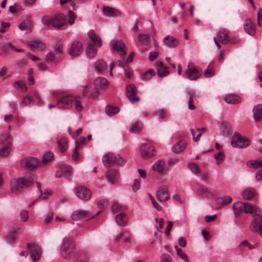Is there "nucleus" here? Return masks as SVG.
Segmentation results:
<instances>
[{"label":"nucleus","instance_id":"1a4fd4ad","mask_svg":"<svg viewBox=\"0 0 262 262\" xmlns=\"http://www.w3.org/2000/svg\"><path fill=\"white\" fill-rule=\"evenodd\" d=\"M250 229L254 233H258L262 236V214L253 217V219L250 224Z\"/></svg>","mask_w":262,"mask_h":262},{"label":"nucleus","instance_id":"7ed1b4c3","mask_svg":"<svg viewBox=\"0 0 262 262\" xmlns=\"http://www.w3.org/2000/svg\"><path fill=\"white\" fill-rule=\"evenodd\" d=\"M44 25L52 26L55 29L60 30L66 24V17L62 14H56L51 17L43 16L42 19Z\"/></svg>","mask_w":262,"mask_h":262},{"label":"nucleus","instance_id":"603ef678","mask_svg":"<svg viewBox=\"0 0 262 262\" xmlns=\"http://www.w3.org/2000/svg\"><path fill=\"white\" fill-rule=\"evenodd\" d=\"M188 168L192 173L196 175H199L201 173V169L198 165H188Z\"/></svg>","mask_w":262,"mask_h":262},{"label":"nucleus","instance_id":"a19ab883","mask_svg":"<svg viewBox=\"0 0 262 262\" xmlns=\"http://www.w3.org/2000/svg\"><path fill=\"white\" fill-rule=\"evenodd\" d=\"M12 140V138L10 134L7 133L4 135H2L0 137V141L2 144L9 145L10 144Z\"/></svg>","mask_w":262,"mask_h":262},{"label":"nucleus","instance_id":"8fccbe9b","mask_svg":"<svg viewBox=\"0 0 262 262\" xmlns=\"http://www.w3.org/2000/svg\"><path fill=\"white\" fill-rule=\"evenodd\" d=\"M187 95L188 96V108L190 110H193L195 108V106L193 104V93L192 91H189L187 93Z\"/></svg>","mask_w":262,"mask_h":262},{"label":"nucleus","instance_id":"e2e57ef3","mask_svg":"<svg viewBox=\"0 0 262 262\" xmlns=\"http://www.w3.org/2000/svg\"><path fill=\"white\" fill-rule=\"evenodd\" d=\"M140 187V181L139 179H135L134 183L133 185V190L134 192L138 190Z\"/></svg>","mask_w":262,"mask_h":262},{"label":"nucleus","instance_id":"680f3d73","mask_svg":"<svg viewBox=\"0 0 262 262\" xmlns=\"http://www.w3.org/2000/svg\"><path fill=\"white\" fill-rule=\"evenodd\" d=\"M165 69H158L157 70L158 75L160 77H163L168 74V72L165 71Z\"/></svg>","mask_w":262,"mask_h":262},{"label":"nucleus","instance_id":"b1692460","mask_svg":"<svg viewBox=\"0 0 262 262\" xmlns=\"http://www.w3.org/2000/svg\"><path fill=\"white\" fill-rule=\"evenodd\" d=\"M89 258L86 253L83 251H79L75 255L73 262H89Z\"/></svg>","mask_w":262,"mask_h":262},{"label":"nucleus","instance_id":"e433bc0d","mask_svg":"<svg viewBox=\"0 0 262 262\" xmlns=\"http://www.w3.org/2000/svg\"><path fill=\"white\" fill-rule=\"evenodd\" d=\"M95 68L98 72H101L107 68V64L102 59L98 60L95 64Z\"/></svg>","mask_w":262,"mask_h":262},{"label":"nucleus","instance_id":"774afa93","mask_svg":"<svg viewBox=\"0 0 262 262\" xmlns=\"http://www.w3.org/2000/svg\"><path fill=\"white\" fill-rule=\"evenodd\" d=\"M162 262H171V257L168 255V254H162L161 256Z\"/></svg>","mask_w":262,"mask_h":262},{"label":"nucleus","instance_id":"2eb2a0df","mask_svg":"<svg viewBox=\"0 0 262 262\" xmlns=\"http://www.w3.org/2000/svg\"><path fill=\"white\" fill-rule=\"evenodd\" d=\"M101 212V211L99 210L97 212L96 214L95 215L93 216H90L89 215V212L88 211L86 210H76L73 212V213L71 215V218L73 220L77 221L79 220L84 218H87V221H89L90 219H93L96 216L98 215Z\"/></svg>","mask_w":262,"mask_h":262},{"label":"nucleus","instance_id":"a18cd8bd","mask_svg":"<svg viewBox=\"0 0 262 262\" xmlns=\"http://www.w3.org/2000/svg\"><path fill=\"white\" fill-rule=\"evenodd\" d=\"M155 75V73L152 69H148L145 73L142 74L141 78L143 80H148Z\"/></svg>","mask_w":262,"mask_h":262},{"label":"nucleus","instance_id":"f3484780","mask_svg":"<svg viewBox=\"0 0 262 262\" xmlns=\"http://www.w3.org/2000/svg\"><path fill=\"white\" fill-rule=\"evenodd\" d=\"M83 48L81 43L78 41H75L71 45L69 50V54L73 57L79 56L82 52Z\"/></svg>","mask_w":262,"mask_h":262},{"label":"nucleus","instance_id":"4468645a","mask_svg":"<svg viewBox=\"0 0 262 262\" xmlns=\"http://www.w3.org/2000/svg\"><path fill=\"white\" fill-rule=\"evenodd\" d=\"M111 45L112 49L114 51L118 52L122 58H124V57L127 53L126 46L124 42L121 40H113L111 41Z\"/></svg>","mask_w":262,"mask_h":262},{"label":"nucleus","instance_id":"37998d69","mask_svg":"<svg viewBox=\"0 0 262 262\" xmlns=\"http://www.w3.org/2000/svg\"><path fill=\"white\" fill-rule=\"evenodd\" d=\"M125 209L126 207L120 205L117 203H114L112 205V211L113 213H120Z\"/></svg>","mask_w":262,"mask_h":262},{"label":"nucleus","instance_id":"c9c22d12","mask_svg":"<svg viewBox=\"0 0 262 262\" xmlns=\"http://www.w3.org/2000/svg\"><path fill=\"white\" fill-rule=\"evenodd\" d=\"M106 177L108 181L113 184L114 180L118 177V173L116 169L110 168L107 172Z\"/></svg>","mask_w":262,"mask_h":262},{"label":"nucleus","instance_id":"f704fd0d","mask_svg":"<svg viewBox=\"0 0 262 262\" xmlns=\"http://www.w3.org/2000/svg\"><path fill=\"white\" fill-rule=\"evenodd\" d=\"M97 48L93 43H89L86 50L87 56L90 58H93L97 54Z\"/></svg>","mask_w":262,"mask_h":262},{"label":"nucleus","instance_id":"c03bdc74","mask_svg":"<svg viewBox=\"0 0 262 262\" xmlns=\"http://www.w3.org/2000/svg\"><path fill=\"white\" fill-rule=\"evenodd\" d=\"M232 201V198L230 196H226L219 198L216 200L217 204L221 205H225L230 203Z\"/></svg>","mask_w":262,"mask_h":262},{"label":"nucleus","instance_id":"ddd939ff","mask_svg":"<svg viewBox=\"0 0 262 262\" xmlns=\"http://www.w3.org/2000/svg\"><path fill=\"white\" fill-rule=\"evenodd\" d=\"M137 92V88L133 84H129L126 86V96L132 103L139 101L140 100L139 97L136 96Z\"/></svg>","mask_w":262,"mask_h":262},{"label":"nucleus","instance_id":"412c9836","mask_svg":"<svg viewBox=\"0 0 262 262\" xmlns=\"http://www.w3.org/2000/svg\"><path fill=\"white\" fill-rule=\"evenodd\" d=\"M89 36L91 42L90 43H93L94 47L97 48H99L101 46L102 41L98 35L95 34L93 32H91L89 33Z\"/></svg>","mask_w":262,"mask_h":262},{"label":"nucleus","instance_id":"58836bf2","mask_svg":"<svg viewBox=\"0 0 262 262\" xmlns=\"http://www.w3.org/2000/svg\"><path fill=\"white\" fill-rule=\"evenodd\" d=\"M21 164H39V160L33 157H25L21 159Z\"/></svg>","mask_w":262,"mask_h":262},{"label":"nucleus","instance_id":"864d4df0","mask_svg":"<svg viewBox=\"0 0 262 262\" xmlns=\"http://www.w3.org/2000/svg\"><path fill=\"white\" fill-rule=\"evenodd\" d=\"M54 157V154L53 152L51 151H48L46 152L43 156V163L50 162L52 161V159Z\"/></svg>","mask_w":262,"mask_h":262},{"label":"nucleus","instance_id":"39448f33","mask_svg":"<svg viewBox=\"0 0 262 262\" xmlns=\"http://www.w3.org/2000/svg\"><path fill=\"white\" fill-rule=\"evenodd\" d=\"M139 152L143 159H148L156 155V149L152 145L144 143L140 145Z\"/></svg>","mask_w":262,"mask_h":262},{"label":"nucleus","instance_id":"a211bd4d","mask_svg":"<svg viewBox=\"0 0 262 262\" xmlns=\"http://www.w3.org/2000/svg\"><path fill=\"white\" fill-rule=\"evenodd\" d=\"M156 196L160 202L166 201L169 197L167 188L164 186L160 187L157 191Z\"/></svg>","mask_w":262,"mask_h":262},{"label":"nucleus","instance_id":"6e6d98bb","mask_svg":"<svg viewBox=\"0 0 262 262\" xmlns=\"http://www.w3.org/2000/svg\"><path fill=\"white\" fill-rule=\"evenodd\" d=\"M73 104H74L75 109L77 111H81L83 109V106L81 104V102L75 98H74Z\"/></svg>","mask_w":262,"mask_h":262},{"label":"nucleus","instance_id":"69168bd1","mask_svg":"<svg viewBox=\"0 0 262 262\" xmlns=\"http://www.w3.org/2000/svg\"><path fill=\"white\" fill-rule=\"evenodd\" d=\"M177 254L182 259L184 260L185 261H187L188 257L184 253L182 252V249L179 250V251H178Z\"/></svg>","mask_w":262,"mask_h":262},{"label":"nucleus","instance_id":"13d9d810","mask_svg":"<svg viewBox=\"0 0 262 262\" xmlns=\"http://www.w3.org/2000/svg\"><path fill=\"white\" fill-rule=\"evenodd\" d=\"M85 142V138L83 137H80L78 141H75V147L78 148L81 147Z\"/></svg>","mask_w":262,"mask_h":262},{"label":"nucleus","instance_id":"6e6552de","mask_svg":"<svg viewBox=\"0 0 262 262\" xmlns=\"http://www.w3.org/2000/svg\"><path fill=\"white\" fill-rule=\"evenodd\" d=\"M202 70L190 63L187 66L185 72L186 77L190 80H195L201 76Z\"/></svg>","mask_w":262,"mask_h":262},{"label":"nucleus","instance_id":"dca6fc26","mask_svg":"<svg viewBox=\"0 0 262 262\" xmlns=\"http://www.w3.org/2000/svg\"><path fill=\"white\" fill-rule=\"evenodd\" d=\"M74 97L72 96H66L58 99L57 105L58 107L63 109L70 108L73 104Z\"/></svg>","mask_w":262,"mask_h":262},{"label":"nucleus","instance_id":"20e7f679","mask_svg":"<svg viewBox=\"0 0 262 262\" xmlns=\"http://www.w3.org/2000/svg\"><path fill=\"white\" fill-rule=\"evenodd\" d=\"M74 243L73 241L68 237H65L62 240L60 248L61 256L64 258L69 259L73 256V249Z\"/></svg>","mask_w":262,"mask_h":262},{"label":"nucleus","instance_id":"473e14b6","mask_svg":"<svg viewBox=\"0 0 262 262\" xmlns=\"http://www.w3.org/2000/svg\"><path fill=\"white\" fill-rule=\"evenodd\" d=\"M186 142L184 140H181L176 143L172 148V150L174 152H179L183 151L186 146Z\"/></svg>","mask_w":262,"mask_h":262},{"label":"nucleus","instance_id":"4be33fe9","mask_svg":"<svg viewBox=\"0 0 262 262\" xmlns=\"http://www.w3.org/2000/svg\"><path fill=\"white\" fill-rule=\"evenodd\" d=\"M253 118L256 122L262 120V104L256 105L253 108Z\"/></svg>","mask_w":262,"mask_h":262},{"label":"nucleus","instance_id":"c756f323","mask_svg":"<svg viewBox=\"0 0 262 262\" xmlns=\"http://www.w3.org/2000/svg\"><path fill=\"white\" fill-rule=\"evenodd\" d=\"M165 45L169 48L176 47L179 44V41L177 39L169 35L166 36L163 40Z\"/></svg>","mask_w":262,"mask_h":262},{"label":"nucleus","instance_id":"ea45409f","mask_svg":"<svg viewBox=\"0 0 262 262\" xmlns=\"http://www.w3.org/2000/svg\"><path fill=\"white\" fill-rule=\"evenodd\" d=\"M142 127V124L140 122L136 121L133 123L130 128V132L132 133H138L141 130Z\"/></svg>","mask_w":262,"mask_h":262},{"label":"nucleus","instance_id":"f8f14e48","mask_svg":"<svg viewBox=\"0 0 262 262\" xmlns=\"http://www.w3.org/2000/svg\"><path fill=\"white\" fill-rule=\"evenodd\" d=\"M63 52V45L61 43H57L55 45L52 51L46 55V60L52 61L55 59L59 57Z\"/></svg>","mask_w":262,"mask_h":262},{"label":"nucleus","instance_id":"0e129e2a","mask_svg":"<svg viewBox=\"0 0 262 262\" xmlns=\"http://www.w3.org/2000/svg\"><path fill=\"white\" fill-rule=\"evenodd\" d=\"M28 212L26 210H23L20 212L21 220L23 222H26L28 220Z\"/></svg>","mask_w":262,"mask_h":262},{"label":"nucleus","instance_id":"de8ad7c7","mask_svg":"<svg viewBox=\"0 0 262 262\" xmlns=\"http://www.w3.org/2000/svg\"><path fill=\"white\" fill-rule=\"evenodd\" d=\"M11 48L12 50L15 51L17 52H21V50H19L15 47L11 43H7L3 45L1 47V49L4 52H7L8 48Z\"/></svg>","mask_w":262,"mask_h":262},{"label":"nucleus","instance_id":"6ab92c4d","mask_svg":"<svg viewBox=\"0 0 262 262\" xmlns=\"http://www.w3.org/2000/svg\"><path fill=\"white\" fill-rule=\"evenodd\" d=\"M103 14L107 17H115L120 16L121 12L114 8L104 6L102 10Z\"/></svg>","mask_w":262,"mask_h":262},{"label":"nucleus","instance_id":"79ce46f5","mask_svg":"<svg viewBox=\"0 0 262 262\" xmlns=\"http://www.w3.org/2000/svg\"><path fill=\"white\" fill-rule=\"evenodd\" d=\"M138 39L139 42L147 45L150 43V36L147 34H140L138 35Z\"/></svg>","mask_w":262,"mask_h":262},{"label":"nucleus","instance_id":"3c124183","mask_svg":"<svg viewBox=\"0 0 262 262\" xmlns=\"http://www.w3.org/2000/svg\"><path fill=\"white\" fill-rule=\"evenodd\" d=\"M213 62L211 61L207 69L205 70L204 74L206 77H210L214 75V70L213 69Z\"/></svg>","mask_w":262,"mask_h":262},{"label":"nucleus","instance_id":"bf43d9fd","mask_svg":"<svg viewBox=\"0 0 262 262\" xmlns=\"http://www.w3.org/2000/svg\"><path fill=\"white\" fill-rule=\"evenodd\" d=\"M225 155L223 152H219L216 155H215V159L216 160L218 163H221L223 161Z\"/></svg>","mask_w":262,"mask_h":262},{"label":"nucleus","instance_id":"49530a36","mask_svg":"<svg viewBox=\"0 0 262 262\" xmlns=\"http://www.w3.org/2000/svg\"><path fill=\"white\" fill-rule=\"evenodd\" d=\"M11 150V148L9 146L3 147L0 149V158L8 156Z\"/></svg>","mask_w":262,"mask_h":262},{"label":"nucleus","instance_id":"0eeeda50","mask_svg":"<svg viewBox=\"0 0 262 262\" xmlns=\"http://www.w3.org/2000/svg\"><path fill=\"white\" fill-rule=\"evenodd\" d=\"M102 162L104 164H123L126 160L119 154L108 152L102 157Z\"/></svg>","mask_w":262,"mask_h":262},{"label":"nucleus","instance_id":"bb28decb","mask_svg":"<svg viewBox=\"0 0 262 262\" xmlns=\"http://www.w3.org/2000/svg\"><path fill=\"white\" fill-rule=\"evenodd\" d=\"M198 195L203 198H211L213 193L207 188L202 186H199L197 190Z\"/></svg>","mask_w":262,"mask_h":262},{"label":"nucleus","instance_id":"72a5a7b5","mask_svg":"<svg viewBox=\"0 0 262 262\" xmlns=\"http://www.w3.org/2000/svg\"><path fill=\"white\" fill-rule=\"evenodd\" d=\"M244 29L245 32L250 35H253L255 33V28L250 20L246 21L244 24Z\"/></svg>","mask_w":262,"mask_h":262},{"label":"nucleus","instance_id":"9d476101","mask_svg":"<svg viewBox=\"0 0 262 262\" xmlns=\"http://www.w3.org/2000/svg\"><path fill=\"white\" fill-rule=\"evenodd\" d=\"M76 195L82 201H88L92 196V193L90 189L84 186H77L75 189Z\"/></svg>","mask_w":262,"mask_h":262},{"label":"nucleus","instance_id":"cd10ccee","mask_svg":"<svg viewBox=\"0 0 262 262\" xmlns=\"http://www.w3.org/2000/svg\"><path fill=\"white\" fill-rule=\"evenodd\" d=\"M151 169L159 174L163 175L168 171L169 166L168 165H152Z\"/></svg>","mask_w":262,"mask_h":262},{"label":"nucleus","instance_id":"09e8293b","mask_svg":"<svg viewBox=\"0 0 262 262\" xmlns=\"http://www.w3.org/2000/svg\"><path fill=\"white\" fill-rule=\"evenodd\" d=\"M117 239L123 238V241L124 243H128L131 241L130 234H125L123 233H119L116 237Z\"/></svg>","mask_w":262,"mask_h":262},{"label":"nucleus","instance_id":"a878e982","mask_svg":"<svg viewBox=\"0 0 262 262\" xmlns=\"http://www.w3.org/2000/svg\"><path fill=\"white\" fill-rule=\"evenodd\" d=\"M225 102L230 104H236L241 101L240 97L235 94H229L224 98Z\"/></svg>","mask_w":262,"mask_h":262},{"label":"nucleus","instance_id":"052dcab7","mask_svg":"<svg viewBox=\"0 0 262 262\" xmlns=\"http://www.w3.org/2000/svg\"><path fill=\"white\" fill-rule=\"evenodd\" d=\"M72 158L75 161L79 160L81 156L78 152L77 148L75 147L73 150Z\"/></svg>","mask_w":262,"mask_h":262},{"label":"nucleus","instance_id":"4d7b16f0","mask_svg":"<svg viewBox=\"0 0 262 262\" xmlns=\"http://www.w3.org/2000/svg\"><path fill=\"white\" fill-rule=\"evenodd\" d=\"M76 18V15L72 11H69V23L73 25Z\"/></svg>","mask_w":262,"mask_h":262},{"label":"nucleus","instance_id":"7c9ffc66","mask_svg":"<svg viewBox=\"0 0 262 262\" xmlns=\"http://www.w3.org/2000/svg\"><path fill=\"white\" fill-rule=\"evenodd\" d=\"M116 222L117 224L122 227H124L126 225L127 222V217L126 215L123 212H120L116 216Z\"/></svg>","mask_w":262,"mask_h":262},{"label":"nucleus","instance_id":"2f4dec72","mask_svg":"<svg viewBox=\"0 0 262 262\" xmlns=\"http://www.w3.org/2000/svg\"><path fill=\"white\" fill-rule=\"evenodd\" d=\"M217 37L223 44H226L229 42L228 35L225 30H221L217 33Z\"/></svg>","mask_w":262,"mask_h":262},{"label":"nucleus","instance_id":"5701e85b","mask_svg":"<svg viewBox=\"0 0 262 262\" xmlns=\"http://www.w3.org/2000/svg\"><path fill=\"white\" fill-rule=\"evenodd\" d=\"M94 85L96 89H105L108 85V82L105 78L98 77L94 80Z\"/></svg>","mask_w":262,"mask_h":262},{"label":"nucleus","instance_id":"f257e3e1","mask_svg":"<svg viewBox=\"0 0 262 262\" xmlns=\"http://www.w3.org/2000/svg\"><path fill=\"white\" fill-rule=\"evenodd\" d=\"M233 209L236 217L242 213H250L253 217L261 213L260 210L256 206H252L249 203L237 202L233 204Z\"/></svg>","mask_w":262,"mask_h":262},{"label":"nucleus","instance_id":"c85d7f7f","mask_svg":"<svg viewBox=\"0 0 262 262\" xmlns=\"http://www.w3.org/2000/svg\"><path fill=\"white\" fill-rule=\"evenodd\" d=\"M72 169L69 165H61L60 171L57 170L55 173L56 178H59L62 176V173L67 174L72 172Z\"/></svg>","mask_w":262,"mask_h":262},{"label":"nucleus","instance_id":"4c0bfd02","mask_svg":"<svg viewBox=\"0 0 262 262\" xmlns=\"http://www.w3.org/2000/svg\"><path fill=\"white\" fill-rule=\"evenodd\" d=\"M120 109L118 106L108 105L105 108V112L108 116H112L119 112Z\"/></svg>","mask_w":262,"mask_h":262},{"label":"nucleus","instance_id":"393cba45","mask_svg":"<svg viewBox=\"0 0 262 262\" xmlns=\"http://www.w3.org/2000/svg\"><path fill=\"white\" fill-rule=\"evenodd\" d=\"M256 195L255 189L252 187L246 188L242 193L243 198L247 200H250Z\"/></svg>","mask_w":262,"mask_h":262},{"label":"nucleus","instance_id":"338daca9","mask_svg":"<svg viewBox=\"0 0 262 262\" xmlns=\"http://www.w3.org/2000/svg\"><path fill=\"white\" fill-rule=\"evenodd\" d=\"M15 84H16L18 85V86L23 92H25L27 90V88L26 84H24L23 82L19 81H16L15 82Z\"/></svg>","mask_w":262,"mask_h":262},{"label":"nucleus","instance_id":"f03ea898","mask_svg":"<svg viewBox=\"0 0 262 262\" xmlns=\"http://www.w3.org/2000/svg\"><path fill=\"white\" fill-rule=\"evenodd\" d=\"M33 183L32 178L30 176L26 175L24 177L11 180L9 182V186L13 192L18 193L24 189L31 186Z\"/></svg>","mask_w":262,"mask_h":262},{"label":"nucleus","instance_id":"aec40b11","mask_svg":"<svg viewBox=\"0 0 262 262\" xmlns=\"http://www.w3.org/2000/svg\"><path fill=\"white\" fill-rule=\"evenodd\" d=\"M27 45L30 49L34 51L35 50L38 51H42L46 48L45 44L38 40H33L27 43Z\"/></svg>","mask_w":262,"mask_h":262},{"label":"nucleus","instance_id":"423d86ee","mask_svg":"<svg viewBox=\"0 0 262 262\" xmlns=\"http://www.w3.org/2000/svg\"><path fill=\"white\" fill-rule=\"evenodd\" d=\"M231 144L234 147L246 148L250 145V141L246 137L235 132L232 136Z\"/></svg>","mask_w":262,"mask_h":262},{"label":"nucleus","instance_id":"5fc2aeb1","mask_svg":"<svg viewBox=\"0 0 262 262\" xmlns=\"http://www.w3.org/2000/svg\"><path fill=\"white\" fill-rule=\"evenodd\" d=\"M68 140L67 138H62L58 142V147L62 151H64L67 146Z\"/></svg>","mask_w":262,"mask_h":262},{"label":"nucleus","instance_id":"9b49d317","mask_svg":"<svg viewBox=\"0 0 262 262\" xmlns=\"http://www.w3.org/2000/svg\"><path fill=\"white\" fill-rule=\"evenodd\" d=\"M27 250L33 261H37L40 258L41 251L37 245L34 243H28L27 244Z\"/></svg>","mask_w":262,"mask_h":262}]
</instances>
